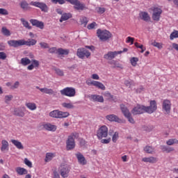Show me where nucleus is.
I'll return each mask as SVG.
<instances>
[{"label":"nucleus","instance_id":"nucleus-1","mask_svg":"<svg viewBox=\"0 0 178 178\" xmlns=\"http://www.w3.org/2000/svg\"><path fill=\"white\" fill-rule=\"evenodd\" d=\"M76 138H79V134L74 132L68 136V138L66 141L67 149L70 151V149H74V147H76V143L74 140Z\"/></svg>","mask_w":178,"mask_h":178},{"label":"nucleus","instance_id":"nucleus-2","mask_svg":"<svg viewBox=\"0 0 178 178\" xmlns=\"http://www.w3.org/2000/svg\"><path fill=\"white\" fill-rule=\"evenodd\" d=\"M97 34L101 41H108V40L112 38V33L106 29H97Z\"/></svg>","mask_w":178,"mask_h":178},{"label":"nucleus","instance_id":"nucleus-3","mask_svg":"<svg viewBox=\"0 0 178 178\" xmlns=\"http://www.w3.org/2000/svg\"><path fill=\"white\" fill-rule=\"evenodd\" d=\"M70 113L69 112H63L59 110H54L49 113L50 118L54 119H63L65 118H69Z\"/></svg>","mask_w":178,"mask_h":178},{"label":"nucleus","instance_id":"nucleus-4","mask_svg":"<svg viewBox=\"0 0 178 178\" xmlns=\"http://www.w3.org/2000/svg\"><path fill=\"white\" fill-rule=\"evenodd\" d=\"M61 95H65V97H69L72 98L76 97V88L73 87H67L60 90Z\"/></svg>","mask_w":178,"mask_h":178},{"label":"nucleus","instance_id":"nucleus-5","mask_svg":"<svg viewBox=\"0 0 178 178\" xmlns=\"http://www.w3.org/2000/svg\"><path fill=\"white\" fill-rule=\"evenodd\" d=\"M29 5L39 8V9H40L42 12H44V13H48V10H49V8H48V6L44 2L31 1Z\"/></svg>","mask_w":178,"mask_h":178},{"label":"nucleus","instance_id":"nucleus-6","mask_svg":"<svg viewBox=\"0 0 178 178\" xmlns=\"http://www.w3.org/2000/svg\"><path fill=\"white\" fill-rule=\"evenodd\" d=\"M97 137L99 140L108 137V127L105 125L102 126L97 132Z\"/></svg>","mask_w":178,"mask_h":178},{"label":"nucleus","instance_id":"nucleus-7","mask_svg":"<svg viewBox=\"0 0 178 178\" xmlns=\"http://www.w3.org/2000/svg\"><path fill=\"white\" fill-rule=\"evenodd\" d=\"M86 84H87V86H94L97 88H99V90H105L106 88L105 87V85H104V83H102L99 81H94V80H91V79L86 80Z\"/></svg>","mask_w":178,"mask_h":178},{"label":"nucleus","instance_id":"nucleus-8","mask_svg":"<svg viewBox=\"0 0 178 178\" xmlns=\"http://www.w3.org/2000/svg\"><path fill=\"white\" fill-rule=\"evenodd\" d=\"M153 12L152 19L155 22H159L161 19V15H162V9L159 7H154L152 8Z\"/></svg>","mask_w":178,"mask_h":178},{"label":"nucleus","instance_id":"nucleus-9","mask_svg":"<svg viewBox=\"0 0 178 178\" xmlns=\"http://www.w3.org/2000/svg\"><path fill=\"white\" fill-rule=\"evenodd\" d=\"M76 55L80 59H84V58H88L91 56V53L85 48H79L77 49Z\"/></svg>","mask_w":178,"mask_h":178},{"label":"nucleus","instance_id":"nucleus-10","mask_svg":"<svg viewBox=\"0 0 178 178\" xmlns=\"http://www.w3.org/2000/svg\"><path fill=\"white\" fill-rule=\"evenodd\" d=\"M149 104H150V106H145V112L149 114L154 113V112H155V111H156L157 109L156 101L151 100Z\"/></svg>","mask_w":178,"mask_h":178},{"label":"nucleus","instance_id":"nucleus-11","mask_svg":"<svg viewBox=\"0 0 178 178\" xmlns=\"http://www.w3.org/2000/svg\"><path fill=\"white\" fill-rule=\"evenodd\" d=\"M145 112V106L138 104L131 111L132 115H141Z\"/></svg>","mask_w":178,"mask_h":178},{"label":"nucleus","instance_id":"nucleus-12","mask_svg":"<svg viewBox=\"0 0 178 178\" xmlns=\"http://www.w3.org/2000/svg\"><path fill=\"white\" fill-rule=\"evenodd\" d=\"M122 51H108L107 54H104V58L107 60H112L114 58H116L118 55H120Z\"/></svg>","mask_w":178,"mask_h":178},{"label":"nucleus","instance_id":"nucleus-13","mask_svg":"<svg viewBox=\"0 0 178 178\" xmlns=\"http://www.w3.org/2000/svg\"><path fill=\"white\" fill-rule=\"evenodd\" d=\"M70 172V168L67 165H61L60 166V175L62 177L66 178L69 176V172Z\"/></svg>","mask_w":178,"mask_h":178},{"label":"nucleus","instance_id":"nucleus-14","mask_svg":"<svg viewBox=\"0 0 178 178\" xmlns=\"http://www.w3.org/2000/svg\"><path fill=\"white\" fill-rule=\"evenodd\" d=\"M172 106V104L170 100L164 99L163 101V111H165L166 113H170V108Z\"/></svg>","mask_w":178,"mask_h":178},{"label":"nucleus","instance_id":"nucleus-15","mask_svg":"<svg viewBox=\"0 0 178 178\" xmlns=\"http://www.w3.org/2000/svg\"><path fill=\"white\" fill-rule=\"evenodd\" d=\"M9 47H13V48H17V47H22L23 45L22 40H11L8 41Z\"/></svg>","mask_w":178,"mask_h":178},{"label":"nucleus","instance_id":"nucleus-16","mask_svg":"<svg viewBox=\"0 0 178 178\" xmlns=\"http://www.w3.org/2000/svg\"><path fill=\"white\" fill-rule=\"evenodd\" d=\"M106 119H107V120H109V122H115L116 123H122V120H120V118L115 114H111V115H106Z\"/></svg>","mask_w":178,"mask_h":178},{"label":"nucleus","instance_id":"nucleus-17","mask_svg":"<svg viewBox=\"0 0 178 178\" xmlns=\"http://www.w3.org/2000/svg\"><path fill=\"white\" fill-rule=\"evenodd\" d=\"M75 156H76L78 162L80 163V165H87V160H86V157H84V155H83L81 153L77 152L75 154Z\"/></svg>","mask_w":178,"mask_h":178},{"label":"nucleus","instance_id":"nucleus-18","mask_svg":"<svg viewBox=\"0 0 178 178\" xmlns=\"http://www.w3.org/2000/svg\"><path fill=\"white\" fill-rule=\"evenodd\" d=\"M30 23H31L32 26H35L41 30L44 29V22H42L31 19H30Z\"/></svg>","mask_w":178,"mask_h":178},{"label":"nucleus","instance_id":"nucleus-19","mask_svg":"<svg viewBox=\"0 0 178 178\" xmlns=\"http://www.w3.org/2000/svg\"><path fill=\"white\" fill-rule=\"evenodd\" d=\"M74 9H76V10H85L87 9V7L86 6V4L78 0L76 1V3H75V5H74Z\"/></svg>","mask_w":178,"mask_h":178},{"label":"nucleus","instance_id":"nucleus-20","mask_svg":"<svg viewBox=\"0 0 178 178\" xmlns=\"http://www.w3.org/2000/svg\"><path fill=\"white\" fill-rule=\"evenodd\" d=\"M43 127L47 131H56L57 127L56 125L52 124L49 122L43 124Z\"/></svg>","mask_w":178,"mask_h":178},{"label":"nucleus","instance_id":"nucleus-21","mask_svg":"<svg viewBox=\"0 0 178 178\" xmlns=\"http://www.w3.org/2000/svg\"><path fill=\"white\" fill-rule=\"evenodd\" d=\"M90 99L93 102H104V97L99 95H92L90 96Z\"/></svg>","mask_w":178,"mask_h":178},{"label":"nucleus","instance_id":"nucleus-22","mask_svg":"<svg viewBox=\"0 0 178 178\" xmlns=\"http://www.w3.org/2000/svg\"><path fill=\"white\" fill-rule=\"evenodd\" d=\"M1 152H6V151H9V142H8V140H1Z\"/></svg>","mask_w":178,"mask_h":178},{"label":"nucleus","instance_id":"nucleus-23","mask_svg":"<svg viewBox=\"0 0 178 178\" xmlns=\"http://www.w3.org/2000/svg\"><path fill=\"white\" fill-rule=\"evenodd\" d=\"M139 17L141 20H144V22H149L151 20V17H149V15L147 12H140L139 13Z\"/></svg>","mask_w":178,"mask_h":178},{"label":"nucleus","instance_id":"nucleus-24","mask_svg":"<svg viewBox=\"0 0 178 178\" xmlns=\"http://www.w3.org/2000/svg\"><path fill=\"white\" fill-rule=\"evenodd\" d=\"M19 6L24 10V12H27V10H31V7L29 5V3L26 1H22L19 3Z\"/></svg>","mask_w":178,"mask_h":178},{"label":"nucleus","instance_id":"nucleus-25","mask_svg":"<svg viewBox=\"0 0 178 178\" xmlns=\"http://www.w3.org/2000/svg\"><path fill=\"white\" fill-rule=\"evenodd\" d=\"M143 162H146L148 163H156L158 162V159L154 156H150V157H144L142 159Z\"/></svg>","mask_w":178,"mask_h":178},{"label":"nucleus","instance_id":"nucleus-26","mask_svg":"<svg viewBox=\"0 0 178 178\" xmlns=\"http://www.w3.org/2000/svg\"><path fill=\"white\" fill-rule=\"evenodd\" d=\"M37 44V40L34 39H29L27 41L22 40V45H27V47H31Z\"/></svg>","mask_w":178,"mask_h":178},{"label":"nucleus","instance_id":"nucleus-27","mask_svg":"<svg viewBox=\"0 0 178 178\" xmlns=\"http://www.w3.org/2000/svg\"><path fill=\"white\" fill-rule=\"evenodd\" d=\"M11 143L13 144V145H15V147H16V148H17V149H24V147L22 144V142L13 139L11 140Z\"/></svg>","mask_w":178,"mask_h":178},{"label":"nucleus","instance_id":"nucleus-28","mask_svg":"<svg viewBox=\"0 0 178 178\" xmlns=\"http://www.w3.org/2000/svg\"><path fill=\"white\" fill-rule=\"evenodd\" d=\"M41 92H44V94H48V95H55V91L51 88H42L39 89Z\"/></svg>","mask_w":178,"mask_h":178},{"label":"nucleus","instance_id":"nucleus-29","mask_svg":"<svg viewBox=\"0 0 178 178\" xmlns=\"http://www.w3.org/2000/svg\"><path fill=\"white\" fill-rule=\"evenodd\" d=\"M23 109H24V107H22V108H15L14 114L16 115L17 116H20L21 118H23V116H24V112H23Z\"/></svg>","mask_w":178,"mask_h":178},{"label":"nucleus","instance_id":"nucleus-30","mask_svg":"<svg viewBox=\"0 0 178 178\" xmlns=\"http://www.w3.org/2000/svg\"><path fill=\"white\" fill-rule=\"evenodd\" d=\"M72 14L70 13H64L61 15V17L59 20L60 23H62L63 22H66V20H69V19H71Z\"/></svg>","mask_w":178,"mask_h":178},{"label":"nucleus","instance_id":"nucleus-31","mask_svg":"<svg viewBox=\"0 0 178 178\" xmlns=\"http://www.w3.org/2000/svg\"><path fill=\"white\" fill-rule=\"evenodd\" d=\"M55 156H56V154L55 153H47L44 159V162H51V160L54 159Z\"/></svg>","mask_w":178,"mask_h":178},{"label":"nucleus","instance_id":"nucleus-32","mask_svg":"<svg viewBox=\"0 0 178 178\" xmlns=\"http://www.w3.org/2000/svg\"><path fill=\"white\" fill-rule=\"evenodd\" d=\"M25 105L29 111H35L37 109V104L34 102H26Z\"/></svg>","mask_w":178,"mask_h":178},{"label":"nucleus","instance_id":"nucleus-33","mask_svg":"<svg viewBox=\"0 0 178 178\" xmlns=\"http://www.w3.org/2000/svg\"><path fill=\"white\" fill-rule=\"evenodd\" d=\"M120 108H121V111H122L124 116L126 117L131 114L130 111H129V108H127V107H126V106L124 104H121Z\"/></svg>","mask_w":178,"mask_h":178},{"label":"nucleus","instance_id":"nucleus-34","mask_svg":"<svg viewBox=\"0 0 178 178\" xmlns=\"http://www.w3.org/2000/svg\"><path fill=\"white\" fill-rule=\"evenodd\" d=\"M143 149L146 154H155V148L151 146L147 145L144 147Z\"/></svg>","mask_w":178,"mask_h":178},{"label":"nucleus","instance_id":"nucleus-35","mask_svg":"<svg viewBox=\"0 0 178 178\" xmlns=\"http://www.w3.org/2000/svg\"><path fill=\"white\" fill-rule=\"evenodd\" d=\"M69 49H65L62 48H59L57 49L58 55H69Z\"/></svg>","mask_w":178,"mask_h":178},{"label":"nucleus","instance_id":"nucleus-36","mask_svg":"<svg viewBox=\"0 0 178 178\" xmlns=\"http://www.w3.org/2000/svg\"><path fill=\"white\" fill-rule=\"evenodd\" d=\"M20 21L21 23H22L24 27H25V29H28V30H31V26H30V24L24 18H21Z\"/></svg>","mask_w":178,"mask_h":178},{"label":"nucleus","instance_id":"nucleus-37","mask_svg":"<svg viewBox=\"0 0 178 178\" xmlns=\"http://www.w3.org/2000/svg\"><path fill=\"white\" fill-rule=\"evenodd\" d=\"M61 105L63 108H66L67 109H73V108H74L72 102H63Z\"/></svg>","mask_w":178,"mask_h":178},{"label":"nucleus","instance_id":"nucleus-38","mask_svg":"<svg viewBox=\"0 0 178 178\" xmlns=\"http://www.w3.org/2000/svg\"><path fill=\"white\" fill-rule=\"evenodd\" d=\"M30 63H31V60L27 57L21 59V64H22L23 66H27V65H30Z\"/></svg>","mask_w":178,"mask_h":178},{"label":"nucleus","instance_id":"nucleus-39","mask_svg":"<svg viewBox=\"0 0 178 178\" xmlns=\"http://www.w3.org/2000/svg\"><path fill=\"white\" fill-rule=\"evenodd\" d=\"M16 172L17 173H18V175H27V170L23 168H17L16 169Z\"/></svg>","mask_w":178,"mask_h":178},{"label":"nucleus","instance_id":"nucleus-40","mask_svg":"<svg viewBox=\"0 0 178 178\" xmlns=\"http://www.w3.org/2000/svg\"><path fill=\"white\" fill-rule=\"evenodd\" d=\"M124 84L127 87H129V88H131V87H134L136 86V83L134 81L130 80V81H125Z\"/></svg>","mask_w":178,"mask_h":178},{"label":"nucleus","instance_id":"nucleus-41","mask_svg":"<svg viewBox=\"0 0 178 178\" xmlns=\"http://www.w3.org/2000/svg\"><path fill=\"white\" fill-rule=\"evenodd\" d=\"M1 32L3 34V35H6V37H9L10 35V31L6 29V27H3L1 29Z\"/></svg>","mask_w":178,"mask_h":178},{"label":"nucleus","instance_id":"nucleus-42","mask_svg":"<svg viewBox=\"0 0 178 178\" xmlns=\"http://www.w3.org/2000/svg\"><path fill=\"white\" fill-rule=\"evenodd\" d=\"M167 145H173V144H178V140L176 138H172L166 142Z\"/></svg>","mask_w":178,"mask_h":178},{"label":"nucleus","instance_id":"nucleus-43","mask_svg":"<svg viewBox=\"0 0 178 178\" xmlns=\"http://www.w3.org/2000/svg\"><path fill=\"white\" fill-rule=\"evenodd\" d=\"M80 22L81 24H83L84 27H86V26H87L88 23V18L86 17H82L80 19Z\"/></svg>","mask_w":178,"mask_h":178},{"label":"nucleus","instance_id":"nucleus-44","mask_svg":"<svg viewBox=\"0 0 178 178\" xmlns=\"http://www.w3.org/2000/svg\"><path fill=\"white\" fill-rule=\"evenodd\" d=\"M110 65H112L113 67H119L122 68V65H120L118 61L116 60H112L110 63Z\"/></svg>","mask_w":178,"mask_h":178},{"label":"nucleus","instance_id":"nucleus-45","mask_svg":"<svg viewBox=\"0 0 178 178\" xmlns=\"http://www.w3.org/2000/svg\"><path fill=\"white\" fill-rule=\"evenodd\" d=\"M138 61V58L133 57L130 59L131 65L132 66H137V62Z\"/></svg>","mask_w":178,"mask_h":178},{"label":"nucleus","instance_id":"nucleus-46","mask_svg":"<svg viewBox=\"0 0 178 178\" xmlns=\"http://www.w3.org/2000/svg\"><path fill=\"white\" fill-rule=\"evenodd\" d=\"M162 150L164 152H172V151H175V149L173 147H168L166 146H163L162 147Z\"/></svg>","mask_w":178,"mask_h":178},{"label":"nucleus","instance_id":"nucleus-47","mask_svg":"<svg viewBox=\"0 0 178 178\" xmlns=\"http://www.w3.org/2000/svg\"><path fill=\"white\" fill-rule=\"evenodd\" d=\"M96 10L99 15H102L105 13L106 9H105L104 7H97L96 8Z\"/></svg>","mask_w":178,"mask_h":178},{"label":"nucleus","instance_id":"nucleus-48","mask_svg":"<svg viewBox=\"0 0 178 178\" xmlns=\"http://www.w3.org/2000/svg\"><path fill=\"white\" fill-rule=\"evenodd\" d=\"M11 99H13V95H6L4 97V101L6 104H8L9 102H10Z\"/></svg>","mask_w":178,"mask_h":178},{"label":"nucleus","instance_id":"nucleus-49","mask_svg":"<svg viewBox=\"0 0 178 178\" xmlns=\"http://www.w3.org/2000/svg\"><path fill=\"white\" fill-rule=\"evenodd\" d=\"M152 45H153V47H156V48H158L159 49H162L163 48L162 44L156 41L152 42Z\"/></svg>","mask_w":178,"mask_h":178},{"label":"nucleus","instance_id":"nucleus-50","mask_svg":"<svg viewBox=\"0 0 178 178\" xmlns=\"http://www.w3.org/2000/svg\"><path fill=\"white\" fill-rule=\"evenodd\" d=\"M170 40H175V38H178V31H173L170 35Z\"/></svg>","mask_w":178,"mask_h":178},{"label":"nucleus","instance_id":"nucleus-51","mask_svg":"<svg viewBox=\"0 0 178 178\" xmlns=\"http://www.w3.org/2000/svg\"><path fill=\"white\" fill-rule=\"evenodd\" d=\"M119 140V132H115L112 137L113 143H116Z\"/></svg>","mask_w":178,"mask_h":178},{"label":"nucleus","instance_id":"nucleus-52","mask_svg":"<svg viewBox=\"0 0 178 178\" xmlns=\"http://www.w3.org/2000/svg\"><path fill=\"white\" fill-rule=\"evenodd\" d=\"M125 118L128 119V121L129 122V123H131L132 124H134V123H136V121H134V118L131 117V113L125 116Z\"/></svg>","mask_w":178,"mask_h":178},{"label":"nucleus","instance_id":"nucleus-53","mask_svg":"<svg viewBox=\"0 0 178 178\" xmlns=\"http://www.w3.org/2000/svg\"><path fill=\"white\" fill-rule=\"evenodd\" d=\"M97 26V22H93L91 24H89L87 26L88 30H92L93 29H95V26Z\"/></svg>","mask_w":178,"mask_h":178},{"label":"nucleus","instance_id":"nucleus-54","mask_svg":"<svg viewBox=\"0 0 178 178\" xmlns=\"http://www.w3.org/2000/svg\"><path fill=\"white\" fill-rule=\"evenodd\" d=\"M55 72L56 73V74L58 76H64V72H63V70L59 69V68H56L55 69Z\"/></svg>","mask_w":178,"mask_h":178},{"label":"nucleus","instance_id":"nucleus-55","mask_svg":"<svg viewBox=\"0 0 178 178\" xmlns=\"http://www.w3.org/2000/svg\"><path fill=\"white\" fill-rule=\"evenodd\" d=\"M52 3H59V5H63L66 3V0H51Z\"/></svg>","mask_w":178,"mask_h":178},{"label":"nucleus","instance_id":"nucleus-56","mask_svg":"<svg viewBox=\"0 0 178 178\" xmlns=\"http://www.w3.org/2000/svg\"><path fill=\"white\" fill-rule=\"evenodd\" d=\"M24 162L29 168H33V163L27 158L24 159Z\"/></svg>","mask_w":178,"mask_h":178},{"label":"nucleus","instance_id":"nucleus-57","mask_svg":"<svg viewBox=\"0 0 178 178\" xmlns=\"http://www.w3.org/2000/svg\"><path fill=\"white\" fill-rule=\"evenodd\" d=\"M40 45L41 48H42L43 49L49 48V44H48V43L44 42H40Z\"/></svg>","mask_w":178,"mask_h":178},{"label":"nucleus","instance_id":"nucleus-58","mask_svg":"<svg viewBox=\"0 0 178 178\" xmlns=\"http://www.w3.org/2000/svg\"><path fill=\"white\" fill-rule=\"evenodd\" d=\"M0 15H3L4 16H6L9 15V12H8L6 9L0 8Z\"/></svg>","mask_w":178,"mask_h":178},{"label":"nucleus","instance_id":"nucleus-59","mask_svg":"<svg viewBox=\"0 0 178 178\" xmlns=\"http://www.w3.org/2000/svg\"><path fill=\"white\" fill-rule=\"evenodd\" d=\"M126 42L129 44V42H131V44L133 45L134 44V38H131L130 36L127 38Z\"/></svg>","mask_w":178,"mask_h":178},{"label":"nucleus","instance_id":"nucleus-60","mask_svg":"<svg viewBox=\"0 0 178 178\" xmlns=\"http://www.w3.org/2000/svg\"><path fill=\"white\" fill-rule=\"evenodd\" d=\"M49 54H58V49L56 47H51L49 49Z\"/></svg>","mask_w":178,"mask_h":178},{"label":"nucleus","instance_id":"nucleus-61","mask_svg":"<svg viewBox=\"0 0 178 178\" xmlns=\"http://www.w3.org/2000/svg\"><path fill=\"white\" fill-rule=\"evenodd\" d=\"M6 53L3 51L0 52V59H1L2 60H5V59H6Z\"/></svg>","mask_w":178,"mask_h":178},{"label":"nucleus","instance_id":"nucleus-62","mask_svg":"<svg viewBox=\"0 0 178 178\" xmlns=\"http://www.w3.org/2000/svg\"><path fill=\"white\" fill-rule=\"evenodd\" d=\"M32 65L35 66V67H38L40 66V62L37 60H32Z\"/></svg>","mask_w":178,"mask_h":178},{"label":"nucleus","instance_id":"nucleus-63","mask_svg":"<svg viewBox=\"0 0 178 178\" xmlns=\"http://www.w3.org/2000/svg\"><path fill=\"white\" fill-rule=\"evenodd\" d=\"M101 143L102 144H109L111 143V138L107 139H102Z\"/></svg>","mask_w":178,"mask_h":178},{"label":"nucleus","instance_id":"nucleus-64","mask_svg":"<svg viewBox=\"0 0 178 178\" xmlns=\"http://www.w3.org/2000/svg\"><path fill=\"white\" fill-rule=\"evenodd\" d=\"M91 77L93 80H99V76L97 74H92Z\"/></svg>","mask_w":178,"mask_h":178}]
</instances>
